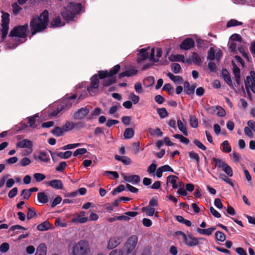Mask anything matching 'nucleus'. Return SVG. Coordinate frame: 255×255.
<instances>
[{
	"mask_svg": "<svg viewBox=\"0 0 255 255\" xmlns=\"http://www.w3.org/2000/svg\"><path fill=\"white\" fill-rule=\"evenodd\" d=\"M219 177L220 179L224 181L227 183H228L232 186H234V184L232 182L230 178H229L228 177H227L225 174H224L223 173L220 174L219 175Z\"/></svg>",
	"mask_w": 255,
	"mask_h": 255,
	"instance_id": "53",
	"label": "nucleus"
},
{
	"mask_svg": "<svg viewBox=\"0 0 255 255\" xmlns=\"http://www.w3.org/2000/svg\"><path fill=\"white\" fill-rule=\"evenodd\" d=\"M190 124L191 127L193 128H196L198 127V120L195 116H190Z\"/></svg>",
	"mask_w": 255,
	"mask_h": 255,
	"instance_id": "40",
	"label": "nucleus"
},
{
	"mask_svg": "<svg viewBox=\"0 0 255 255\" xmlns=\"http://www.w3.org/2000/svg\"><path fill=\"white\" fill-rule=\"evenodd\" d=\"M167 76L175 83H179L183 81V78L180 76H175L171 73H168Z\"/></svg>",
	"mask_w": 255,
	"mask_h": 255,
	"instance_id": "32",
	"label": "nucleus"
},
{
	"mask_svg": "<svg viewBox=\"0 0 255 255\" xmlns=\"http://www.w3.org/2000/svg\"><path fill=\"white\" fill-rule=\"evenodd\" d=\"M38 117V116L37 114H35L33 117H29L28 119V123L29 124V126L30 127L34 128L35 127L33 126L36 123V119Z\"/></svg>",
	"mask_w": 255,
	"mask_h": 255,
	"instance_id": "50",
	"label": "nucleus"
},
{
	"mask_svg": "<svg viewBox=\"0 0 255 255\" xmlns=\"http://www.w3.org/2000/svg\"><path fill=\"white\" fill-rule=\"evenodd\" d=\"M171 68L172 72L175 74L179 73L181 70L180 64L176 63L172 64L171 65Z\"/></svg>",
	"mask_w": 255,
	"mask_h": 255,
	"instance_id": "42",
	"label": "nucleus"
},
{
	"mask_svg": "<svg viewBox=\"0 0 255 255\" xmlns=\"http://www.w3.org/2000/svg\"><path fill=\"white\" fill-rule=\"evenodd\" d=\"M85 215V212L81 211L79 213V215L77 216V218L75 219H73V221H78L80 223H85L88 220L87 217H84Z\"/></svg>",
	"mask_w": 255,
	"mask_h": 255,
	"instance_id": "26",
	"label": "nucleus"
},
{
	"mask_svg": "<svg viewBox=\"0 0 255 255\" xmlns=\"http://www.w3.org/2000/svg\"><path fill=\"white\" fill-rule=\"evenodd\" d=\"M125 190V187L124 185L121 184L118 187L114 189L112 194L113 196L116 195L117 194Z\"/></svg>",
	"mask_w": 255,
	"mask_h": 255,
	"instance_id": "51",
	"label": "nucleus"
},
{
	"mask_svg": "<svg viewBox=\"0 0 255 255\" xmlns=\"http://www.w3.org/2000/svg\"><path fill=\"white\" fill-rule=\"evenodd\" d=\"M74 128V123L72 122L67 121L64 125L63 126L64 131H67L71 130Z\"/></svg>",
	"mask_w": 255,
	"mask_h": 255,
	"instance_id": "38",
	"label": "nucleus"
},
{
	"mask_svg": "<svg viewBox=\"0 0 255 255\" xmlns=\"http://www.w3.org/2000/svg\"><path fill=\"white\" fill-rule=\"evenodd\" d=\"M82 5L80 3H69L66 7H64L61 10V14L63 18L71 20L75 15L79 14L81 10Z\"/></svg>",
	"mask_w": 255,
	"mask_h": 255,
	"instance_id": "3",
	"label": "nucleus"
},
{
	"mask_svg": "<svg viewBox=\"0 0 255 255\" xmlns=\"http://www.w3.org/2000/svg\"><path fill=\"white\" fill-rule=\"evenodd\" d=\"M37 214L35 209L33 208H28V212L27 213V219L30 220L35 217H36Z\"/></svg>",
	"mask_w": 255,
	"mask_h": 255,
	"instance_id": "39",
	"label": "nucleus"
},
{
	"mask_svg": "<svg viewBox=\"0 0 255 255\" xmlns=\"http://www.w3.org/2000/svg\"><path fill=\"white\" fill-rule=\"evenodd\" d=\"M212 164H214L215 167L222 168V169L227 164L226 162L220 158L214 157L212 159Z\"/></svg>",
	"mask_w": 255,
	"mask_h": 255,
	"instance_id": "23",
	"label": "nucleus"
},
{
	"mask_svg": "<svg viewBox=\"0 0 255 255\" xmlns=\"http://www.w3.org/2000/svg\"><path fill=\"white\" fill-rule=\"evenodd\" d=\"M222 145L223 147V151L225 152L229 153L231 151V147L229 146V143L228 141L225 140L222 143Z\"/></svg>",
	"mask_w": 255,
	"mask_h": 255,
	"instance_id": "46",
	"label": "nucleus"
},
{
	"mask_svg": "<svg viewBox=\"0 0 255 255\" xmlns=\"http://www.w3.org/2000/svg\"><path fill=\"white\" fill-rule=\"evenodd\" d=\"M64 24V22L61 20V18L59 16L53 18L50 22L51 27H60L63 26Z\"/></svg>",
	"mask_w": 255,
	"mask_h": 255,
	"instance_id": "20",
	"label": "nucleus"
},
{
	"mask_svg": "<svg viewBox=\"0 0 255 255\" xmlns=\"http://www.w3.org/2000/svg\"><path fill=\"white\" fill-rule=\"evenodd\" d=\"M195 42L191 38H187L184 39L180 45L181 49L188 50L194 46Z\"/></svg>",
	"mask_w": 255,
	"mask_h": 255,
	"instance_id": "9",
	"label": "nucleus"
},
{
	"mask_svg": "<svg viewBox=\"0 0 255 255\" xmlns=\"http://www.w3.org/2000/svg\"><path fill=\"white\" fill-rule=\"evenodd\" d=\"M177 126L179 129L183 133L185 136L188 135V132L186 127V123H183L180 120L177 121Z\"/></svg>",
	"mask_w": 255,
	"mask_h": 255,
	"instance_id": "22",
	"label": "nucleus"
},
{
	"mask_svg": "<svg viewBox=\"0 0 255 255\" xmlns=\"http://www.w3.org/2000/svg\"><path fill=\"white\" fill-rule=\"evenodd\" d=\"M121 69V66L119 64H117L112 68L111 69L109 73L110 76H114Z\"/></svg>",
	"mask_w": 255,
	"mask_h": 255,
	"instance_id": "44",
	"label": "nucleus"
},
{
	"mask_svg": "<svg viewBox=\"0 0 255 255\" xmlns=\"http://www.w3.org/2000/svg\"><path fill=\"white\" fill-rule=\"evenodd\" d=\"M233 71L235 76V80L237 84L239 85L240 84V69L233 61Z\"/></svg>",
	"mask_w": 255,
	"mask_h": 255,
	"instance_id": "16",
	"label": "nucleus"
},
{
	"mask_svg": "<svg viewBox=\"0 0 255 255\" xmlns=\"http://www.w3.org/2000/svg\"><path fill=\"white\" fill-rule=\"evenodd\" d=\"M90 110L86 107L79 109L74 114V118L76 120H82L89 114Z\"/></svg>",
	"mask_w": 255,
	"mask_h": 255,
	"instance_id": "8",
	"label": "nucleus"
},
{
	"mask_svg": "<svg viewBox=\"0 0 255 255\" xmlns=\"http://www.w3.org/2000/svg\"><path fill=\"white\" fill-rule=\"evenodd\" d=\"M101 111L102 110L101 109V108L99 107L95 108L94 110L91 112L89 119H91L95 118V117L101 114Z\"/></svg>",
	"mask_w": 255,
	"mask_h": 255,
	"instance_id": "49",
	"label": "nucleus"
},
{
	"mask_svg": "<svg viewBox=\"0 0 255 255\" xmlns=\"http://www.w3.org/2000/svg\"><path fill=\"white\" fill-rule=\"evenodd\" d=\"M37 199L42 204H45L48 202V198L44 192H39L37 194Z\"/></svg>",
	"mask_w": 255,
	"mask_h": 255,
	"instance_id": "27",
	"label": "nucleus"
},
{
	"mask_svg": "<svg viewBox=\"0 0 255 255\" xmlns=\"http://www.w3.org/2000/svg\"><path fill=\"white\" fill-rule=\"evenodd\" d=\"M216 230V228L211 227L207 229H203L200 228L197 229V232L201 235L209 236L212 234V232Z\"/></svg>",
	"mask_w": 255,
	"mask_h": 255,
	"instance_id": "24",
	"label": "nucleus"
},
{
	"mask_svg": "<svg viewBox=\"0 0 255 255\" xmlns=\"http://www.w3.org/2000/svg\"><path fill=\"white\" fill-rule=\"evenodd\" d=\"M49 22V13L44 10L39 16L33 17L30 21V27L31 36L37 32L44 31L47 27Z\"/></svg>",
	"mask_w": 255,
	"mask_h": 255,
	"instance_id": "1",
	"label": "nucleus"
},
{
	"mask_svg": "<svg viewBox=\"0 0 255 255\" xmlns=\"http://www.w3.org/2000/svg\"><path fill=\"white\" fill-rule=\"evenodd\" d=\"M230 40L233 41H239L241 42L242 40V38L240 34H234L232 35L230 38Z\"/></svg>",
	"mask_w": 255,
	"mask_h": 255,
	"instance_id": "62",
	"label": "nucleus"
},
{
	"mask_svg": "<svg viewBox=\"0 0 255 255\" xmlns=\"http://www.w3.org/2000/svg\"><path fill=\"white\" fill-rule=\"evenodd\" d=\"M129 99H130L134 104H137L139 100V98L138 96L135 95L134 93H131L129 96Z\"/></svg>",
	"mask_w": 255,
	"mask_h": 255,
	"instance_id": "64",
	"label": "nucleus"
},
{
	"mask_svg": "<svg viewBox=\"0 0 255 255\" xmlns=\"http://www.w3.org/2000/svg\"><path fill=\"white\" fill-rule=\"evenodd\" d=\"M157 111L160 117L162 119L166 117L168 115L167 110L164 108L157 109Z\"/></svg>",
	"mask_w": 255,
	"mask_h": 255,
	"instance_id": "47",
	"label": "nucleus"
},
{
	"mask_svg": "<svg viewBox=\"0 0 255 255\" xmlns=\"http://www.w3.org/2000/svg\"><path fill=\"white\" fill-rule=\"evenodd\" d=\"M19 5L17 2H14L12 4L13 13L15 15H17L22 9Z\"/></svg>",
	"mask_w": 255,
	"mask_h": 255,
	"instance_id": "43",
	"label": "nucleus"
},
{
	"mask_svg": "<svg viewBox=\"0 0 255 255\" xmlns=\"http://www.w3.org/2000/svg\"><path fill=\"white\" fill-rule=\"evenodd\" d=\"M169 60L171 61H179L185 63V58L183 55H171L169 57Z\"/></svg>",
	"mask_w": 255,
	"mask_h": 255,
	"instance_id": "25",
	"label": "nucleus"
},
{
	"mask_svg": "<svg viewBox=\"0 0 255 255\" xmlns=\"http://www.w3.org/2000/svg\"><path fill=\"white\" fill-rule=\"evenodd\" d=\"M142 210L143 211H145L146 215L147 216H153L154 213V212H155L154 208H149L148 207H145L142 208Z\"/></svg>",
	"mask_w": 255,
	"mask_h": 255,
	"instance_id": "52",
	"label": "nucleus"
},
{
	"mask_svg": "<svg viewBox=\"0 0 255 255\" xmlns=\"http://www.w3.org/2000/svg\"><path fill=\"white\" fill-rule=\"evenodd\" d=\"M87 152V150L85 148H81L76 149L73 153L74 156H77L78 155H83Z\"/></svg>",
	"mask_w": 255,
	"mask_h": 255,
	"instance_id": "55",
	"label": "nucleus"
},
{
	"mask_svg": "<svg viewBox=\"0 0 255 255\" xmlns=\"http://www.w3.org/2000/svg\"><path fill=\"white\" fill-rule=\"evenodd\" d=\"M222 76L225 82L227 84L232 88H234V85L232 83L230 75L226 69H223L222 72Z\"/></svg>",
	"mask_w": 255,
	"mask_h": 255,
	"instance_id": "17",
	"label": "nucleus"
},
{
	"mask_svg": "<svg viewBox=\"0 0 255 255\" xmlns=\"http://www.w3.org/2000/svg\"><path fill=\"white\" fill-rule=\"evenodd\" d=\"M189 156L191 159L194 160L195 161L196 166L197 168H198L199 167L200 160V157L199 154L193 151H192L189 152Z\"/></svg>",
	"mask_w": 255,
	"mask_h": 255,
	"instance_id": "30",
	"label": "nucleus"
},
{
	"mask_svg": "<svg viewBox=\"0 0 255 255\" xmlns=\"http://www.w3.org/2000/svg\"><path fill=\"white\" fill-rule=\"evenodd\" d=\"M215 51L213 48H210L208 52L207 59L210 60H213L215 59Z\"/></svg>",
	"mask_w": 255,
	"mask_h": 255,
	"instance_id": "60",
	"label": "nucleus"
},
{
	"mask_svg": "<svg viewBox=\"0 0 255 255\" xmlns=\"http://www.w3.org/2000/svg\"><path fill=\"white\" fill-rule=\"evenodd\" d=\"M34 178L37 182H40L45 179V176L42 173H36L33 175Z\"/></svg>",
	"mask_w": 255,
	"mask_h": 255,
	"instance_id": "56",
	"label": "nucleus"
},
{
	"mask_svg": "<svg viewBox=\"0 0 255 255\" xmlns=\"http://www.w3.org/2000/svg\"><path fill=\"white\" fill-rule=\"evenodd\" d=\"M149 49H141L139 51L138 56L137 58L138 63H140L148 58V53L147 50Z\"/></svg>",
	"mask_w": 255,
	"mask_h": 255,
	"instance_id": "15",
	"label": "nucleus"
},
{
	"mask_svg": "<svg viewBox=\"0 0 255 255\" xmlns=\"http://www.w3.org/2000/svg\"><path fill=\"white\" fill-rule=\"evenodd\" d=\"M134 132L132 128H127L126 129L124 136L126 139H130L132 138L134 135Z\"/></svg>",
	"mask_w": 255,
	"mask_h": 255,
	"instance_id": "33",
	"label": "nucleus"
},
{
	"mask_svg": "<svg viewBox=\"0 0 255 255\" xmlns=\"http://www.w3.org/2000/svg\"><path fill=\"white\" fill-rule=\"evenodd\" d=\"M57 156L62 159H67L71 157L72 152L71 151H66L64 152H59L56 153Z\"/></svg>",
	"mask_w": 255,
	"mask_h": 255,
	"instance_id": "36",
	"label": "nucleus"
},
{
	"mask_svg": "<svg viewBox=\"0 0 255 255\" xmlns=\"http://www.w3.org/2000/svg\"><path fill=\"white\" fill-rule=\"evenodd\" d=\"M109 78L105 79L103 81L102 84L104 86L108 87L116 83V78L115 76H109Z\"/></svg>",
	"mask_w": 255,
	"mask_h": 255,
	"instance_id": "28",
	"label": "nucleus"
},
{
	"mask_svg": "<svg viewBox=\"0 0 255 255\" xmlns=\"http://www.w3.org/2000/svg\"><path fill=\"white\" fill-rule=\"evenodd\" d=\"M51 227V224L48 221H45L37 226L39 231H44L48 230Z\"/></svg>",
	"mask_w": 255,
	"mask_h": 255,
	"instance_id": "29",
	"label": "nucleus"
},
{
	"mask_svg": "<svg viewBox=\"0 0 255 255\" xmlns=\"http://www.w3.org/2000/svg\"><path fill=\"white\" fill-rule=\"evenodd\" d=\"M9 24V14L5 12L2 11L1 16V39L3 40L8 33Z\"/></svg>",
	"mask_w": 255,
	"mask_h": 255,
	"instance_id": "5",
	"label": "nucleus"
},
{
	"mask_svg": "<svg viewBox=\"0 0 255 255\" xmlns=\"http://www.w3.org/2000/svg\"><path fill=\"white\" fill-rule=\"evenodd\" d=\"M223 170L228 175L229 177H232L233 175V170L231 166L227 164L223 168Z\"/></svg>",
	"mask_w": 255,
	"mask_h": 255,
	"instance_id": "54",
	"label": "nucleus"
},
{
	"mask_svg": "<svg viewBox=\"0 0 255 255\" xmlns=\"http://www.w3.org/2000/svg\"><path fill=\"white\" fill-rule=\"evenodd\" d=\"M243 23L240 21H238L236 19H232L230 20L227 24V27H230L232 26H235L238 25H242Z\"/></svg>",
	"mask_w": 255,
	"mask_h": 255,
	"instance_id": "48",
	"label": "nucleus"
},
{
	"mask_svg": "<svg viewBox=\"0 0 255 255\" xmlns=\"http://www.w3.org/2000/svg\"><path fill=\"white\" fill-rule=\"evenodd\" d=\"M34 158L36 160H39L41 162L47 163L50 161L49 156L47 152L45 151H40L39 152V155L37 157L35 156Z\"/></svg>",
	"mask_w": 255,
	"mask_h": 255,
	"instance_id": "14",
	"label": "nucleus"
},
{
	"mask_svg": "<svg viewBox=\"0 0 255 255\" xmlns=\"http://www.w3.org/2000/svg\"><path fill=\"white\" fill-rule=\"evenodd\" d=\"M196 87V85H190L187 81H185L184 83V91L186 94L190 96H193L194 95Z\"/></svg>",
	"mask_w": 255,
	"mask_h": 255,
	"instance_id": "12",
	"label": "nucleus"
},
{
	"mask_svg": "<svg viewBox=\"0 0 255 255\" xmlns=\"http://www.w3.org/2000/svg\"><path fill=\"white\" fill-rule=\"evenodd\" d=\"M110 74L108 71H99V77L100 79H104L107 77H109Z\"/></svg>",
	"mask_w": 255,
	"mask_h": 255,
	"instance_id": "63",
	"label": "nucleus"
},
{
	"mask_svg": "<svg viewBox=\"0 0 255 255\" xmlns=\"http://www.w3.org/2000/svg\"><path fill=\"white\" fill-rule=\"evenodd\" d=\"M28 29L27 23L22 25L15 26L10 31L9 37H13L14 40L18 44L22 43L26 40Z\"/></svg>",
	"mask_w": 255,
	"mask_h": 255,
	"instance_id": "2",
	"label": "nucleus"
},
{
	"mask_svg": "<svg viewBox=\"0 0 255 255\" xmlns=\"http://www.w3.org/2000/svg\"><path fill=\"white\" fill-rule=\"evenodd\" d=\"M16 146L21 148H31L32 147V143L30 140L24 139L22 141H18L16 143Z\"/></svg>",
	"mask_w": 255,
	"mask_h": 255,
	"instance_id": "18",
	"label": "nucleus"
},
{
	"mask_svg": "<svg viewBox=\"0 0 255 255\" xmlns=\"http://www.w3.org/2000/svg\"><path fill=\"white\" fill-rule=\"evenodd\" d=\"M192 60L193 62L197 64H200L202 63L201 58L199 55L196 52H193Z\"/></svg>",
	"mask_w": 255,
	"mask_h": 255,
	"instance_id": "45",
	"label": "nucleus"
},
{
	"mask_svg": "<svg viewBox=\"0 0 255 255\" xmlns=\"http://www.w3.org/2000/svg\"><path fill=\"white\" fill-rule=\"evenodd\" d=\"M216 107V115L219 117H224L226 115V112L225 110L220 106H217Z\"/></svg>",
	"mask_w": 255,
	"mask_h": 255,
	"instance_id": "58",
	"label": "nucleus"
},
{
	"mask_svg": "<svg viewBox=\"0 0 255 255\" xmlns=\"http://www.w3.org/2000/svg\"><path fill=\"white\" fill-rule=\"evenodd\" d=\"M245 85L247 92L249 95L250 94V89L255 93V72L251 71L250 76H248L245 80Z\"/></svg>",
	"mask_w": 255,
	"mask_h": 255,
	"instance_id": "6",
	"label": "nucleus"
},
{
	"mask_svg": "<svg viewBox=\"0 0 255 255\" xmlns=\"http://www.w3.org/2000/svg\"><path fill=\"white\" fill-rule=\"evenodd\" d=\"M124 179L125 181L136 184L140 181V177L138 175H134L131 176L124 175Z\"/></svg>",
	"mask_w": 255,
	"mask_h": 255,
	"instance_id": "19",
	"label": "nucleus"
},
{
	"mask_svg": "<svg viewBox=\"0 0 255 255\" xmlns=\"http://www.w3.org/2000/svg\"><path fill=\"white\" fill-rule=\"evenodd\" d=\"M120 241V240H109V243L107 246L108 249L109 250H112L116 248L120 244L121 242Z\"/></svg>",
	"mask_w": 255,
	"mask_h": 255,
	"instance_id": "37",
	"label": "nucleus"
},
{
	"mask_svg": "<svg viewBox=\"0 0 255 255\" xmlns=\"http://www.w3.org/2000/svg\"><path fill=\"white\" fill-rule=\"evenodd\" d=\"M70 255H89V245L87 240H80L69 250Z\"/></svg>",
	"mask_w": 255,
	"mask_h": 255,
	"instance_id": "4",
	"label": "nucleus"
},
{
	"mask_svg": "<svg viewBox=\"0 0 255 255\" xmlns=\"http://www.w3.org/2000/svg\"><path fill=\"white\" fill-rule=\"evenodd\" d=\"M99 85V80L98 75L95 74L91 77L90 85L87 88V90L91 95H93L95 93V90L98 88Z\"/></svg>",
	"mask_w": 255,
	"mask_h": 255,
	"instance_id": "7",
	"label": "nucleus"
},
{
	"mask_svg": "<svg viewBox=\"0 0 255 255\" xmlns=\"http://www.w3.org/2000/svg\"><path fill=\"white\" fill-rule=\"evenodd\" d=\"M64 131L63 127L61 128L59 127H56L51 131V132L55 136L59 137L62 136Z\"/></svg>",
	"mask_w": 255,
	"mask_h": 255,
	"instance_id": "34",
	"label": "nucleus"
},
{
	"mask_svg": "<svg viewBox=\"0 0 255 255\" xmlns=\"http://www.w3.org/2000/svg\"><path fill=\"white\" fill-rule=\"evenodd\" d=\"M178 179V177L177 176L170 175L167 177V184L170 183L173 189H177L178 186H177V184Z\"/></svg>",
	"mask_w": 255,
	"mask_h": 255,
	"instance_id": "21",
	"label": "nucleus"
},
{
	"mask_svg": "<svg viewBox=\"0 0 255 255\" xmlns=\"http://www.w3.org/2000/svg\"><path fill=\"white\" fill-rule=\"evenodd\" d=\"M67 166V163L65 161H62L60 162L58 166L56 167V170L58 172H62Z\"/></svg>",
	"mask_w": 255,
	"mask_h": 255,
	"instance_id": "57",
	"label": "nucleus"
},
{
	"mask_svg": "<svg viewBox=\"0 0 255 255\" xmlns=\"http://www.w3.org/2000/svg\"><path fill=\"white\" fill-rule=\"evenodd\" d=\"M77 98V95L76 94H73L71 96L67 97L66 98L67 99V103L65 105L66 108H65L64 105L61 106V108H60L59 110V109H57V112H54L53 115L56 116L57 115L60 111H61L62 110H67L71 106L72 103L69 102L70 100H74L75 99Z\"/></svg>",
	"mask_w": 255,
	"mask_h": 255,
	"instance_id": "10",
	"label": "nucleus"
},
{
	"mask_svg": "<svg viewBox=\"0 0 255 255\" xmlns=\"http://www.w3.org/2000/svg\"><path fill=\"white\" fill-rule=\"evenodd\" d=\"M127 242L125 244L124 247L125 251L127 252L128 254H130L135 248L137 240H127Z\"/></svg>",
	"mask_w": 255,
	"mask_h": 255,
	"instance_id": "11",
	"label": "nucleus"
},
{
	"mask_svg": "<svg viewBox=\"0 0 255 255\" xmlns=\"http://www.w3.org/2000/svg\"><path fill=\"white\" fill-rule=\"evenodd\" d=\"M149 132L151 135H154L156 134L158 136H162L163 135V132L158 128H157L155 129L150 128L149 129Z\"/></svg>",
	"mask_w": 255,
	"mask_h": 255,
	"instance_id": "41",
	"label": "nucleus"
},
{
	"mask_svg": "<svg viewBox=\"0 0 255 255\" xmlns=\"http://www.w3.org/2000/svg\"><path fill=\"white\" fill-rule=\"evenodd\" d=\"M184 243L189 247H193L199 244V240H184Z\"/></svg>",
	"mask_w": 255,
	"mask_h": 255,
	"instance_id": "59",
	"label": "nucleus"
},
{
	"mask_svg": "<svg viewBox=\"0 0 255 255\" xmlns=\"http://www.w3.org/2000/svg\"><path fill=\"white\" fill-rule=\"evenodd\" d=\"M115 158L117 160L122 161L125 165H129L131 163L130 158L127 156H121L118 155H116Z\"/></svg>",
	"mask_w": 255,
	"mask_h": 255,
	"instance_id": "31",
	"label": "nucleus"
},
{
	"mask_svg": "<svg viewBox=\"0 0 255 255\" xmlns=\"http://www.w3.org/2000/svg\"><path fill=\"white\" fill-rule=\"evenodd\" d=\"M47 185L57 190L62 189L63 184L61 180L59 179H54L47 182Z\"/></svg>",
	"mask_w": 255,
	"mask_h": 255,
	"instance_id": "13",
	"label": "nucleus"
},
{
	"mask_svg": "<svg viewBox=\"0 0 255 255\" xmlns=\"http://www.w3.org/2000/svg\"><path fill=\"white\" fill-rule=\"evenodd\" d=\"M135 73H133L131 71H126L125 72L121 73L119 75V77L120 79H121L125 77H129L130 76H132L135 74Z\"/></svg>",
	"mask_w": 255,
	"mask_h": 255,
	"instance_id": "61",
	"label": "nucleus"
},
{
	"mask_svg": "<svg viewBox=\"0 0 255 255\" xmlns=\"http://www.w3.org/2000/svg\"><path fill=\"white\" fill-rule=\"evenodd\" d=\"M46 246L44 244H40L37 247L36 253L43 255H46Z\"/></svg>",
	"mask_w": 255,
	"mask_h": 255,
	"instance_id": "35",
	"label": "nucleus"
}]
</instances>
